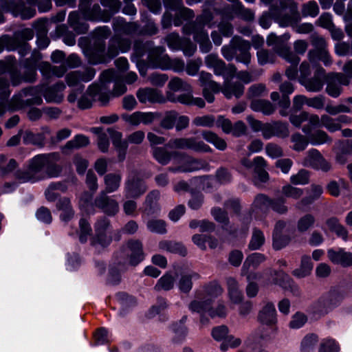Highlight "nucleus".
I'll return each instance as SVG.
<instances>
[{
	"mask_svg": "<svg viewBox=\"0 0 352 352\" xmlns=\"http://www.w3.org/2000/svg\"><path fill=\"white\" fill-rule=\"evenodd\" d=\"M327 256L334 264L340 265L344 267L352 265V253L345 252L343 249L338 250L329 249L327 251Z\"/></svg>",
	"mask_w": 352,
	"mask_h": 352,
	"instance_id": "7c9ffc66",
	"label": "nucleus"
},
{
	"mask_svg": "<svg viewBox=\"0 0 352 352\" xmlns=\"http://www.w3.org/2000/svg\"><path fill=\"white\" fill-rule=\"evenodd\" d=\"M321 126L331 133L339 131L342 128V125L338 123L336 118H333L327 114L321 116Z\"/></svg>",
	"mask_w": 352,
	"mask_h": 352,
	"instance_id": "13d9d810",
	"label": "nucleus"
},
{
	"mask_svg": "<svg viewBox=\"0 0 352 352\" xmlns=\"http://www.w3.org/2000/svg\"><path fill=\"white\" fill-rule=\"evenodd\" d=\"M311 309L314 314L320 316L325 315L331 311L324 294L312 304Z\"/></svg>",
	"mask_w": 352,
	"mask_h": 352,
	"instance_id": "09e8293b",
	"label": "nucleus"
},
{
	"mask_svg": "<svg viewBox=\"0 0 352 352\" xmlns=\"http://www.w3.org/2000/svg\"><path fill=\"white\" fill-rule=\"evenodd\" d=\"M272 199H270L264 195H258L256 197L254 203V210L256 212L261 211L265 212L270 208Z\"/></svg>",
	"mask_w": 352,
	"mask_h": 352,
	"instance_id": "e2e57ef3",
	"label": "nucleus"
},
{
	"mask_svg": "<svg viewBox=\"0 0 352 352\" xmlns=\"http://www.w3.org/2000/svg\"><path fill=\"white\" fill-rule=\"evenodd\" d=\"M45 139L43 133H34L31 131H25L23 135V142L25 144L43 146Z\"/></svg>",
	"mask_w": 352,
	"mask_h": 352,
	"instance_id": "4d7b16f0",
	"label": "nucleus"
},
{
	"mask_svg": "<svg viewBox=\"0 0 352 352\" xmlns=\"http://www.w3.org/2000/svg\"><path fill=\"white\" fill-rule=\"evenodd\" d=\"M258 321L267 326H274L277 322L276 310L272 302H267L260 309Z\"/></svg>",
	"mask_w": 352,
	"mask_h": 352,
	"instance_id": "cd10ccee",
	"label": "nucleus"
},
{
	"mask_svg": "<svg viewBox=\"0 0 352 352\" xmlns=\"http://www.w3.org/2000/svg\"><path fill=\"white\" fill-rule=\"evenodd\" d=\"M165 50L164 47L154 46L153 41H136L134 43L131 60L138 62L146 53H148L147 61L153 68L173 70L177 73L184 72V61L178 58H170L167 54L164 53Z\"/></svg>",
	"mask_w": 352,
	"mask_h": 352,
	"instance_id": "f03ea898",
	"label": "nucleus"
},
{
	"mask_svg": "<svg viewBox=\"0 0 352 352\" xmlns=\"http://www.w3.org/2000/svg\"><path fill=\"white\" fill-rule=\"evenodd\" d=\"M271 275L274 277L272 280H269L267 284L274 283L278 285L283 288L290 291L294 296H299L300 294V290L299 287L296 285L289 278V276L283 271H274L270 270Z\"/></svg>",
	"mask_w": 352,
	"mask_h": 352,
	"instance_id": "5701e85b",
	"label": "nucleus"
},
{
	"mask_svg": "<svg viewBox=\"0 0 352 352\" xmlns=\"http://www.w3.org/2000/svg\"><path fill=\"white\" fill-rule=\"evenodd\" d=\"M251 109L254 111L262 112L264 115H271L276 109L275 105L270 101L261 99L254 100L250 104Z\"/></svg>",
	"mask_w": 352,
	"mask_h": 352,
	"instance_id": "c9c22d12",
	"label": "nucleus"
},
{
	"mask_svg": "<svg viewBox=\"0 0 352 352\" xmlns=\"http://www.w3.org/2000/svg\"><path fill=\"white\" fill-rule=\"evenodd\" d=\"M56 207L62 212L60 215L62 221H67L70 220L74 216V211L72 210L70 200L68 198L60 199L56 204Z\"/></svg>",
	"mask_w": 352,
	"mask_h": 352,
	"instance_id": "a19ab883",
	"label": "nucleus"
},
{
	"mask_svg": "<svg viewBox=\"0 0 352 352\" xmlns=\"http://www.w3.org/2000/svg\"><path fill=\"white\" fill-rule=\"evenodd\" d=\"M160 195L158 190H154L146 195L144 202V213L147 216L157 214L160 211V207L157 203Z\"/></svg>",
	"mask_w": 352,
	"mask_h": 352,
	"instance_id": "473e14b6",
	"label": "nucleus"
},
{
	"mask_svg": "<svg viewBox=\"0 0 352 352\" xmlns=\"http://www.w3.org/2000/svg\"><path fill=\"white\" fill-rule=\"evenodd\" d=\"M110 226V221L107 218H102L98 220L95 224L96 236L91 241V244L94 246L100 245L102 247L109 245L111 241V237L106 233L107 230Z\"/></svg>",
	"mask_w": 352,
	"mask_h": 352,
	"instance_id": "412c9836",
	"label": "nucleus"
},
{
	"mask_svg": "<svg viewBox=\"0 0 352 352\" xmlns=\"http://www.w3.org/2000/svg\"><path fill=\"white\" fill-rule=\"evenodd\" d=\"M350 83V79L342 73L331 74L327 80L326 92L332 98H338L342 92V86Z\"/></svg>",
	"mask_w": 352,
	"mask_h": 352,
	"instance_id": "a211bd4d",
	"label": "nucleus"
},
{
	"mask_svg": "<svg viewBox=\"0 0 352 352\" xmlns=\"http://www.w3.org/2000/svg\"><path fill=\"white\" fill-rule=\"evenodd\" d=\"M9 72L11 82L13 86H17L21 83V78L15 67V59L8 56L5 60H0V75ZM11 91L10 90V82L8 79L0 76V100H7Z\"/></svg>",
	"mask_w": 352,
	"mask_h": 352,
	"instance_id": "0eeeda50",
	"label": "nucleus"
},
{
	"mask_svg": "<svg viewBox=\"0 0 352 352\" xmlns=\"http://www.w3.org/2000/svg\"><path fill=\"white\" fill-rule=\"evenodd\" d=\"M167 146L172 148L189 149L198 153L212 152V148L208 144L195 138L172 139Z\"/></svg>",
	"mask_w": 352,
	"mask_h": 352,
	"instance_id": "4468645a",
	"label": "nucleus"
},
{
	"mask_svg": "<svg viewBox=\"0 0 352 352\" xmlns=\"http://www.w3.org/2000/svg\"><path fill=\"white\" fill-rule=\"evenodd\" d=\"M302 165L323 172H327L331 168L330 163L316 148H311L306 153Z\"/></svg>",
	"mask_w": 352,
	"mask_h": 352,
	"instance_id": "dca6fc26",
	"label": "nucleus"
},
{
	"mask_svg": "<svg viewBox=\"0 0 352 352\" xmlns=\"http://www.w3.org/2000/svg\"><path fill=\"white\" fill-rule=\"evenodd\" d=\"M40 69L44 75H54L57 77L63 76L67 71L65 65L52 66L47 62L41 63Z\"/></svg>",
	"mask_w": 352,
	"mask_h": 352,
	"instance_id": "49530a36",
	"label": "nucleus"
},
{
	"mask_svg": "<svg viewBox=\"0 0 352 352\" xmlns=\"http://www.w3.org/2000/svg\"><path fill=\"white\" fill-rule=\"evenodd\" d=\"M107 132L111 138L114 147L118 152L119 160L122 161L125 158L128 144H140L144 139V133L142 131H137L130 134L126 140H122V135L120 132L111 128L108 129Z\"/></svg>",
	"mask_w": 352,
	"mask_h": 352,
	"instance_id": "9d476101",
	"label": "nucleus"
},
{
	"mask_svg": "<svg viewBox=\"0 0 352 352\" xmlns=\"http://www.w3.org/2000/svg\"><path fill=\"white\" fill-rule=\"evenodd\" d=\"M175 282L174 276L170 273H166L158 280L154 288L156 291H168L174 287Z\"/></svg>",
	"mask_w": 352,
	"mask_h": 352,
	"instance_id": "8fccbe9b",
	"label": "nucleus"
},
{
	"mask_svg": "<svg viewBox=\"0 0 352 352\" xmlns=\"http://www.w3.org/2000/svg\"><path fill=\"white\" fill-rule=\"evenodd\" d=\"M289 38V34L278 36L271 33L267 38V44L268 46H272L274 51L287 62L298 64L300 62V58L290 50L285 42Z\"/></svg>",
	"mask_w": 352,
	"mask_h": 352,
	"instance_id": "9b49d317",
	"label": "nucleus"
},
{
	"mask_svg": "<svg viewBox=\"0 0 352 352\" xmlns=\"http://www.w3.org/2000/svg\"><path fill=\"white\" fill-rule=\"evenodd\" d=\"M83 15L78 11L71 12L68 16V23L77 34H84L88 30V24Z\"/></svg>",
	"mask_w": 352,
	"mask_h": 352,
	"instance_id": "2f4dec72",
	"label": "nucleus"
},
{
	"mask_svg": "<svg viewBox=\"0 0 352 352\" xmlns=\"http://www.w3.org/2000/svg\"><path fill=\"white\" fill-rule=\"evenodd\" d=\"M114 36L122 38L120 34L132 35L135 34L139 28L136 22H126L122 17H116L112 21Z\"/></svg>",
	"mask_w": 352,
	"mask_h": 352,
	"instance_id": "393cba45",
	"label": "nucleus"
},
{
	"mask_svg": "<svg viewBox=\"0 0 352 352\" xmlns=\"http://www.w3.org/2000/svg\"><path fill=\"white\" fill-rule=\"evenodd\" d=\"M316 222L314 216L306 214L301 217L297 222V229L300 232H305L314 226Z\"/></svg>",
	"mask_w": 352,
	"mask_h": 352,
	"instance_id": "bf43d9fd",
	"label": "nucleus"
},
{
	"mask_svg": "<svg viewBox=\"0 0 352 352\" xmlns=\"http://www.w3.org/2000/svg\"><path fill=\"white\" fill-rule=\"evenodd\" d=\"M212 76L210 73L202 71L199 73V81L200 85L204 88L210 89L212 93H218L220 91V85L212 80Z\"/></svg>",
	"mask_w": 352,
	"mask_h": 352,
	"instance_id": "4c0bfd02",
	"label": "nucleus"
},
{
	"mask_svg": "<svg viewBox=\"0 0 352 352\" xmlns=\"http://www.w3.org/2000/svg\"><path fill=\"white\" fill-rule=\"evenodd\" d=\"M194 16L195 14L192 10L183 6L176 12L173 19V24L176 27L180 26L184 21L190 20Z\"/></svg>",
	"mask_w": 352,
	"mask_h": 352,
	"instance_id": "3c124183",
	"label": "nucleus"
},
{
	"mask_svg": "<svg viewBox=\"0 0 352 352\" xmlns=\"http://www.w3.org/2000/svg\"><path fill=\"white\" fill-rule=\"evenodd\" d=\"M119 257L118 267L109 270L108 282L112 285L118 284L120 280V271L125 270L127 263L136 265L144 259L142 244L140 241L131 239L118 252Z\"/></svg>",
	"mask_w": 352,
	"mask_h": 352,
	"instance_id": "39448f33",
	"label": "nucleus"
},
{
	"mask_svg": "<svg viewBox=\"0 0 352 352\" xmlns=\"http://www.w3.org/2000/svg\"><path fill=\"white\" fill-rule=\"evenodd\" d=\"M324 78V69L322 67H318L313 78L299 80V81L308 91L318 92L322 89Z\"/></svg>",
	"mask_w": 352,
	"mask_h": 352,
	"instance_id": "bb28decb",
	"label": "nucleus"
},
{
	"mask_svg": "<svg viewBox=\"0 0 352 352\" xmlns=\"http://www.w3.org/2000/svg\"><path fill=\"white\" fill-rule=\"evenodd\" d=\"M244 91V87L241 84H228L223 89V93L226 98H230L232 96L239 98L242 96Z\"/></svg>",
	"mask_w": 352,
	"mask_h": 352,
	"instance_id": "680f3d73",
	"label": "nucleus"
},
{
	"mask_svg": "<svg viewBox=\"0 0 352 352\" xmlns=\"http://www.w3.org/2000/svg\"><path fill=\"white\" fill-rule=\"evenodd\" d=\"M300 20V15L298 10V5L293 2L290 6V14L281 16L279 23L282 27L291 26L298 34H308L312 32L314 26L311 23H304L300 25L297 23Z\"/></svg>",
	"mask_w": 352,
	"mask_h": 352,
	"instance_id": "f8f14e48",
	"label": "nucleus"
},
{
	"mask_svg": "<svg viewBox=\"0 0 352 352\" xmlns=\"http://www.w3.org/2000/svg\"><path fill=\"white\" fill-rule=\"evenodd\" d=\"M201 135L206 141L213 144L216 148L220 151H224L226 149V142L214 132L210 131H204Z\"/></svg>",
	"mask_w": 352,
	"mask_h": 352,
	"instance_id": "ea45409f",
	"label": "nucleus"
},
{
	"mask_svg": "<svg viewBox=\"0 0 352 352\" xmlns=\"http://www.w3.org/2000/svg\"><path fill=\"white\" fill-rule=\"evenodd\" d=\"M114 71L109 69L104 71L100 77V84L93 83L89 86L87 93L88 96L95 99L98 96L102 104H105L109 100V94L104 92L107 89V84L111 82L114 78Z\"/></svg>",
	"mask_w": 352,
	"mask_h": 352,
	"instance_id": "ddd939ff",
	"label": "nucleus"
},
{
	"mask_svg": "<svg viewBox=\"0 0 352 352\" xmlns=\"http://www.w3.org/2000/svg\"><path fill=\"white\" fill-rule=\"evenodd\" d=\"M104 184L107 192H113L117 190L122 180V175L120 173H109L104 176Z\"/></svg>",
	"mask_w": 352,
	"mask_h": 352,
	"instance_id": "a18cd8bd",
	"label": "nucleus"
},
{
	"mask_svg": "<svg viewBox=\"0 0 352 352\" xmlns=\"http://www.w3.org/2000/svg\"><path fill=\"white\" fill-rule=\"evenodd\" d=\"M66 88L63 82H58L55 85L48 87L43 93V96L47 102L60 104L64 99L63 91Z\"/></svg>",
	"mask_w": 352,
	"mask_h": 352,
	"instance_id": "a878e982",
	"label": "nucleus"
},
{
	"mask_svg": "<svg viewBox=\"0 0 352 352\" xmlns=\"http://www.w3.org/2000/svg\"><path fill=\"white\" fill-rule=\"evenodd\" d=\"M254 173L257 175L258 179L265 182L268 179V173L265 170L267 162L261 156L256 157L253 160Z\"/></svg>",
	"mask_w": 352,
	"mask_h": 352,
	"instance_id": "58836bf2",
	"label": "nucleus"
},
{
	"mask_svg": "<svg viewBox=\"0 0 352 352\" xmlns=\"http://www.w3.org/2000/svg\"><path fill=\"white\" fill-rule=\"evenodd\" d=\"M318 352H339V346L334 340L324 339L320 344Z\"/></svg>",
	"mask_w": 352,
	"mask_h": 352,
	"instance_id": "774afa93",
	"label": "nucleus"
},
{
	"mask_svg": "<svg viewBox=\"0 0 352 352\" xmlns=\"http://www.w3.org/2000/svg\"><path fill=\"white\" fill-rule=\"evenodd\" d=\"M165 40L168 47L173 51H179L184 39L182 38L177 33L172 32L166 36Z\"/></svg>",
	"mask_w": 352,
	"mask_h": 352,
	"instance_id": "0e129e2a",
	"label": "nucleus"
},
{
	"mask_svg": "<svg viewBox=\"0 0 352 352\" xmlns=\"http://www.w3.org/2000/svg\"><path fill=\"white\" fill-rule=\"evenodd\" d=\"M307 57L311 63H314L318 60L322 61L325 66H329L332 63V60L328 50H322V52L309 50Z\"/></svg>",
	"mask_w": 352,
	"mask_h": 352,
	"instance_id": "c03bdc74",
	"label": "nucleus"
},
{
	"mask_svg": "<svg viewBox=\"0 0 352 352\" xmlns=\"http://www.w3.org/2000/svg\"><path fill=\"white\" fill-rule=\"evenodd\" d=\"M0 8L6 12H12L14 16H20L23 19H29L36 14V10L26 8L23 2L16 3L8 0H0Z\"/></svg>",
	"mask_w": 352,
	"mask_h": 352,
	"instance_id": "aec40b11",
	"label": "nucleus"
},
{
	"mask_svg": "<svg viewBox=\"0 0 352 352\" xmlns=\"http://www.w3.org/2000/svg\"><path fill=\"white\" fill-rule=\"evenodd\" d=\"M147 188L146 182L136 173H132L124 183V196L126 198L136 199L144 194Z\"/></svg>",
	"mask_w": 352,
	"mask_h": 352,
	"instance_id": "2eb2a0df",
	"label": "nucleus"
},
{
	"mask_svg": "<svg viewBox=\"0 0 352 352\" xmlns=\"http://www.w3.org/2000/svg\"><path fill=\"white\" fill-rule=\"evenodd\" d=\"M131 41L127 38L113 36L109 42L105 52V41L94 40L93 44L84 50L88 62L91 65L105 63L116 57L120 52L124 53L131 49Z\"/></svg>",
	"mask_w": 352,
	"mask_h": 352,
	"instance_id": "7ed1b4c3",
	"label": "nucleus"
},
{
	"mask_svg": "<svg viewBox=\"0 0 352 352\" xmlns=\"http://www.w3.org/2000/svg\"><path fill=\"white\" fill-rule=\"evenodd\" d=\"M265 261V256L261 253H254L248 256L242 267L241 275L246 276L249 281L260 279L261 275L252 272L261 263Z\"/></svg>",
	"mask_w": 352,
	"mask_h": 352,
	"instance_id": "6ab92c4d",
	"label": "nucleus"
},
{
	"mask_svg": "<svg viewBox=\"0 0 352 352\" xmlns=\"http://www.w3.org/2000/svg\"><path fill=\"white\" fill-rule=\"evenodd\" d=\"M324 296L331 310L338 307L344 298L343 292L337 289H331Z\"/></svg>",
	"mask_w": 352,
	"mask_h": 352,
	"instance_id": "79ce46f5",
	"label": "nucleus"
},
{
	"mask_svg": "<svg viewBox=\"0 0 352 352\" xmlns=\"http://www.w3.org/2000/svg\"><path fill=\"white\" fill-rule=\"evenodd\" d=\"M318 342V337L314 333L306 335L300 343L301 352H312Z\"/></svg>",
	"mask_w": 352,
	"mask_h": 352,
	"instance_id": "864d4df0",
	"label": "nucleus"
},
{
	"mask_svg": "<svg viewBox=\"0 0 352 352\" xmlns=\"http://www.w3.org/2000/svg\"><path fill=\"white\" fill-rule=\"evenodd\" d=\"M232 45L235 46L236 55V61L242 63L245 65H248L251 61V49L250 43L243 39L241 37L234 36L231 39Z\"/></svg>",
	"mask_w": 352,
	"mask_h": 352,
	"instance_id": "4be33fe9",
	"label": "nucleus"
},
{
	"mask_svg": "<svg viewBox=\"0 0 352 352\" xmlns=\"http://www.w3.org/2000/svg\"><path fill=\"white\" fill-rule=\"evenodd\" d=\"M177 159L175 160L176 166L168 168V170L172 173H188L197 171L201 169H207L209 164L203 160L196 159L184 153L175 151Z\"/></svg>",
	"mask_w": 352,
	"mask_h": 352,
	"instance_id": "1a4fd4ad",
	"label": "nucleus"
},
{
	"mask_svg": "<svg viewBox=\"0 0 352 352\" xmlns=\"http://www.w3.org/2000/svg\"><path fill=\"white\" fill-rule=\"evenodd\" d=\"M148 230L157 234H165L166 232V223L161 219H151L146 223Z\"/></svg>",
	"mask_w": 352,
	"mask_h": 352,
	"instance_id": "338daca9",
	"label": "nucleus"
},
{
	"mask_svg": "<svg viewBox=\"0 0 352 352\" xmlns=\"http://www.w3.org/2000/svg\"><path fill=\"white\" fill-rule=\"evenodd\" d=\"M43 88L42 85H38L23 89L12 98L10 102L12 107L14 109H19L25 106L41 104L43 102L41 98Z\"/></svg>",
	"mask_w": 352,
	"mask_h": 352,
	"instance_id": "6e6552de",
	"label": "nucleus"
},
{
	"mask_svg": "<svg viewBox=\"0 0 352 352\" xmlns=\"http://www.w3.org/2000/svg\"><path fill=\"white\" fill-rule=\"evenodd\" d=\"M175 152H169L164 147H153L152 155L155 160L162 165L168 164L172 157H177Z\"/></svg>",
	"mask_w": 352,
	"mask_h": 352,
	"instance_id": "f704fd0d",
	"label": "nucleus"
},
{
	"mask_svg": "<svg viewBox=\"0 0 352 352\" xmlns=\"http://www.w3.org/2000/svg\"><path fill=\"white\" fill-rule=\"evenodd\" d=\"M91 0H80L79 3V12L83 15L84 19L91 21L108 22L110 20V15L107 16H103L101 12L100 7L98 4L96 3L92 7Z\"/></svg>",
	"mask_w": 352,
	"mask_h": 352,
	"instance_id": "f3484780",
	"label": "nucleus"
},
{
	"mask_svg": "<svg viewBox=\"0 0 352 352\" xmlns=\"http://www.w3.org/2000/svg\"><path fill=\"white\" fill-rule=\"evenodd\" d=\"M177 286L183 293H188L192 288V280L200 278V274L192 270H184L178 276Z\"/></svg>",
	"mask_w": 352,
	"mask_h": 352,
	"instance_id": "c756f323",
	"label": "nucleus"
},
{
	"mask_svg": "<svg viewBox=\"0 0 352 352\" xmlns=\"http://www.w3.org/2000/svg\"><path fill=\"white\" fill-rule=\"evenodd\" d=\"M96 206L108 215L113 216L119 211L117 201L106 195L102 192L95 200Z\"/></svg>",
	"mask_w": 352,
	"mask_h": 352,
	"instance_id": "c85d7f7f",
	"label": "nucleus"
},
{
	"mask_svg": "<svg viewBox=\"0 0 352 352\" xmlns=\"http://www.w3.org/2000/svg\"><path fill=\"white\" fill-rule=\"evenodd\" d=\"M59 190L62 192L65 191L66 187L62 183H52L45 190L46 199L50 201H54L58 197V194L55 190Z\"/></svg>",
	"mask_w": 352,
	"mask_h": 352,
	"instance_id": "69168bd1",
	"label": "nucleus"
},
{
	"mask_svg": "<svg viewBox=\"0 0 352 352\" xmlns=\"http://www.w3.org/2000/svg\"><path fill=\"white\" fill-rule=\"evenodd\" d=\"M136 96L141 103H164L166 102V98L162 91L153 88L139 89Z\"/></svg>",
	"mask_w": 352,
	"mask_h": 352,
	"instance_id": "b1692460",
	"label": "nucleus"
},
{
	"mask_svg": "<svg viewBox=\"0 0 352 352\" xmlns=\"http://www.w3.org/2000/svg\"><path fill=\"white\" fill-rule=\"evenodd\" d=\"M293 143L292 148L296 151H304L309 144L308 135L305 136L300 133H295L291 137Z\"/></svg>",
	"mask_w": 352,
	"mask_h": 352,
	"instance_id": "5fc2aeb1",
	"label": "nucleus"
},
{
	"mask_svg": "<svg viewBox=\"0 0 352 352\" xmlns=\"http://www.w3.org/2000/svg\"><path fill=\"white\" fill-rule=\"evenodd\" d=\"M90 143L89 139L85 135H76L73 139L68 141L65 145V148L74 149L85 147Z\"/></svg>",
	"mask_w": 352,
	"mask_h": 352,
	"instance_id": "603ef678",
	"label": "nucleus"
},
{
	"mask_svg": "<svg viewBox=\"0 0 352 352\" xmlns=\"http://www.w3.org/2000/svg\"><path fill=\"white\" fill-rule=\"evenodd\" d=\"M222 292V288L217 283H210L204 287L203 293L198 292L197 293V299L190 303L189 309L192 312L201 314L200 322L202 324H206L208 322V320L204 316L205 314L209 315L211 318L226 316V311L224 305H219L216 309L211 307L212 298L220 295Z\"/></svg>",
	"mask_w": 352,
	"mask_h": 352,
	"instance_id": "20e7f679",
	"label": "nucleus"
},
{
	"mask_svg": "<svg viewBox=\"0 0 352 352\" xmlns=\"http://www.w3.org/2000/svg\"><path fill=\"white\" fill-rule=\"evenodd\" d=\"M212 20L210 12L204 11L197 16L195 21L186 23L182 28V32L186 35H193V39L199 45L201 52L206 54L212 47L208 32L205 27L210 24Z\"/></svg>",
	"mask_w": 352,
	"mask_h": 352,
	"instance_id": "423d86ee",
	"label": "nucleus"
},
{
	"mask_svg": "<svg viewBox=\"0 0 352 352\" xmlns=\"http://www.w3.org/2000/svg\"><path fill=\"white\" fill-rule=\"evenodd\" d=\"M159 248L173 254L185 256L187 254L186 248L180 243L172 241H162L159 243Z\"/></svg>",
	"mask_w": 352,
	"mask_h": 352,
	"instance_id": "72a5a7b5",
	"label": "nucleus"
},
{
	"mask_svg": "<svg viewBox=\"0 0 352 352\" xmlns=\"http://www.w3.org/2000/svg\"><path fill=\"white\" fill-rule=\"evenodd\" d=\"M59 160L57 153L36 155L28 161L25 170L16 173V178L22 183H34L46 177H58L62 170L57 164Z\"/></svg>",
	"mask_w": 352,
	"mask_h": 352,
	"instance_id": "f257e3e1",
	"label": "nucleus"
},
{
	"mask_svg": "<svg viewBox=\"0 0 352 352\" xmlns=\"http://www.w3.org/2000/svg\"><path fill=\"white\" fill-rule=\"evenodd\" d=\"M306 135H308L309 142L314 146L330 143L332 141L331 138L325 131L320 129Z\"/></svg>",
	"mask_w": 352,
	"mask_h": 352,
	"instance_id": "37998d69",
	"label": "nucleus"
},
{
	"mask_svg": "<svg viewBox=\"0 0 352 352\" xmlns=\"http://www.w3.org/2000/svg\"><path fill=\"white\" fill-rule=\"evenodd\" d=\"M313 269V263L309 256H302L300 266L293 271L292 274L297 278H301L309 276Z\"/></svg>",
	"mask_w": 352,
	"mask_h": 352,
	"instance_id": "e433bc0d",
	"label": "nucleus"
},
{
	"mask_svg": "<svg viewBox=\"0 0 352 352\" xmlns=\"http://www.w3.org/2000/svg\"><path fill=\"white\" fill-rule=\"evenodd\" d=\"M192 241L202 250L206 249L207 243L211 248H214L217 245V241L207 234H195L192 236Z\"/></svg>",
	"mask_w": 352,
	"mask_h": 352,
	"instance_id": "de8ad7c7",
	"label": "nucleus"
},
{
	"mask_svg": "<svg viewBox=\"0 0 352 352\" xmlns=\"http://www.w3.org/2000/svg\"><path fill=\"white\" fill-rule=\"evenodd\" d=\"M265 243V236L261 230L255 228L249 243V248L255 250L259 249Z\"/></svg>",
	"mask_w": 352,
	"mask_h": 352,
	"instance_id": "052dcab7",
	"label": "nucleus"
},
{
	"mask_svg": "<svg viewBox=\"0 0 352 352\" xmlns=\"http://www.w3.org/2000/svg\"><path fill=\"white\" fill-rule=\"evenodd\" d=\"M168 88L173 91H192L191 85L179 77L173 78L168 82Z\"/></svg>",
	"mask_w": 352,
	"mask_h": 352,
	"instance_id": "6e6d98bb",
	"label": "nucleus"
}]
</instances>
